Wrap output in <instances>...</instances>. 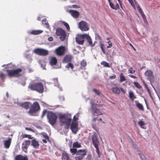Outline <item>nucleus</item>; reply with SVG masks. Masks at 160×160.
<instances>
[{
  "label": "nucleus",
  "mask_w": 160,
  "mask_h": 160,
  "mask_svg": "<svg viewBox=\"0 0 160 160\" xmlns=\"http://www.w3.org/2000/svg\"><path fill=\"white\" fill-rule=\"evenodd\" d=\"M81 65L82 67H85L87 65V62L84 61H82L81 62Z\"/></svg>",
  "instance_id": "a18cd8bd"
},
{
  "label": "nucleus",
  "mask_w": 160,
  "mask_h": 160,
  "mask_svg": "<svg viewBox=\"0 0 160 160\" xmlns=\"http://www.w3.org/2000/svg\"><path fill=\"white\" fill-rule=\"evenodd\" d=\"M30 143V141L29 140H25L22 143V148L25 152H27V149Z\"/></svg>",
  "instance_id": "a211bd4d"
},
{
  "label": "nucleus",
  "mask_w": 160,
  "mask_h": 160,
  "mask_svg": "<svg viewBox=\"0 0 160 160\" xmlns=\"http://www.w3.org/2000/svg\"><path fill=\"white\" fill-rule=\"evenodd\" d=\"M103 44L102 43H101L100 44V47L101 48V50L105 54V50H104V49L103 48Z\"/></svg>",
  "instance_id": "8fccbe9b"
},
{
  "label": "nucleus",
  "mask_w": 160,
  "mask_h": 160,
  "mask_svg": "<svg viewBox=\"0 0 160 160\" xmlns=\"http://www.w3.org/2000/svg\"><path fill=\"white\" fill-rule=\"evenodd\" d=\"M30 107V108L28 112V114L30 116H36V112L40 109L38 103L36 102H35L32 104H31Z\"/></svg>",
  "instance_id": "7ed1b4c3"
},
{
  "label": "nucleus",
  "mask_w": 160,
  "mask_h": 160,
  "mask_svg": "<svg viewBox=\"0 0 160 160\" xmlns=\"http://www.w3.org/2000/svg\"><path fill=\"white\" fill-rule=\"evenodd\" d=\"M43 32V31L41 30H34L31 32L29 31L28 33L32 34L38 35Z\"/></svg>",
  "instance_id": "bb28decb"
},
{
  "label": "nucleus",
  "mask_w": 160,
  "mask_h": 160,
  "mask_svg": "<svg viewBox=\"0 0 160 160\" xmlns=\"http://www.w3.org/2000/svg\"><path fill=\"white\" fill-rule=\"evenodd\" d=\"M112 90L114 93L119 94L120 92V89L118 87L113 88H112Z\"/></svg>",
  "instance_id": "2f4dec72"
},
{
  "label": "nucleus",
  "mask_w": 160,
  "mask_h": 160,
  "mask_svg": "<svg viewBox=\"0 0 160 160\" xmlns=\"http://www.w3.org/2000/svg\"><path fill=\"white\" fill-rule=\"evenodd\" d=\"M33 52L36 54L40 56H46L48 55V51L46 49L37 48L34 50Z\"/></svg>",
  "instance_id": "9d476101"
},
{
  "label": "nucleus",
  "mask_w": 160,
  "mask_h": 160,
  "mask_svg": "<svg viewBox=\"0 0 160 160\" xmlns=\"http://www.w3.org/2000/svg\"><path fill=\"white\" fill-rule=\"evenodd\" d=\"M76 156L75 157L76 160H82L87 154V151L86 149L79 150L75 152Z\"/></svg>",
  "instance_id": "0eeeda50"
},
{
  "label": "nucleus",
  "mask_w": 160,
  "mask_h": 160,
  "mask_svg": "<svg viewBox=\"0 0 160 160\" xmlns=\"http://www.w3.org/2000/svg\"><path fill=\"white\" fill-rule=\"evenodd\" d=\"M139 157L142 160H146V157L145 156L142 154H140L139 155Z\"/></svg>",
  "instance_id": "09e8293b"
},
{
  "label": "nucleus",
  "mask_w": 160,
  "mask_h": 160,
  "mask_svg": "<svg viewBox=\"0 0 160 160\" xmlns=\"http://www.w3.org/2000/svg\"><path fill=\"white\" fill-rule=\"evenodd\" d=\"M47 112V110H44L43 111L41 116V117L42 118L44 117V116L45 115L46 113Z\"/></svg>",
  "instance_id": "6e6d98bb"
},
{
  "label": "nucleus",
  "mask_w": 160,
  "mask_h": 160,
  "mask_svg": "<svg viewBox=\"0 0 160 160\" xmlns=\"http://www.w3.org/2000/svg\"><path fill=\"white\" fill-rule=\"evenodd\" d=\"M116 78L115 75H113V76H110L109 77V78L111 79H115Z\"/></svg>",
  "instance_id": "13d9d810"
},
{
  "label": "nucleus",
  "mask_w": 160,
  "mask_h": 160,
  "mask_svg": "<svg viewBox=\"0 0 160 160\" xmlns=\"http://www.w3.org/2000/svg\"><path fill=\"white\" fill-rule=\"evenodd\" d=\"M53 80H54V83H55V85L58 87L61 91L62 90V88H61L60 87H59V84L58 83V79L57 78H54Z\"/></svg>",
  "instance_id": "e433bc0d"
},
{
  "label": "nucleus",
  "mask_w": 160,
  "mask_h": 160,
  "mask_svg": "<svg viewBox=\"0 0 160 160\" xmlns=\"http://www.w3.org/2000/svg\"><path fill=\"white\" fill-rule=\"evenodd\" d=\"M7 66H8V68H13L14 67V65H13L11 64H8L7 65Z\"/></svg>",
  "instance_id": "4d7b16f0"
},
{
  "label": "nucleus",
  "mask_w": 160,
  "mask_h": 160,
  "mask_svg": "<svg viewBox=\"0 0 160 160\" xmlns=\"http://www.w3.org/2000/svg\"><path fill=\"white\" fill-rule=\"evenodd\" d=\"M72 7L73 8H79V7L76 5H72Z\"/></svg>",
  "instance_id": "bf43d9fd"
},
{
  "label": "nucleus",
  "mask_w": 160,
  "mask_h": 160,
  "mask_svg": "<svg viewBox=\"0 0 160 160\" xmlns=\"http://www.w3.org/2000/svg\"><path fill=\"white\" fill-rule=\"evenodd\" d=\"M66 68H70L71 69H72L73 68V64L70 63H69L66 66Z\"/></svg>",
  "instance_id": "ea45409f"
},
{
  "label": "nucleus",
  "mask_w": 160,
  "mask_h": 160,
  "mask_svg": "<svg viewBox=\"0 0 160 160\" xmlns=\"http://www.w3.org/2000/svg\"><path fill=\"white\" fill-rule=\"evenodd\" d=\"M47 117L49 123L52 125H54L57 118L56 115L52 112H49L48 113Z\"/></svg>",
  "instance_id": "39448f33"
},
{
  "label": "nucleus",
  "mask_w": 160,
  "mask_h": 160,
  "mask_svg": "<svg viewBox=\"0 0 160 160\" xmlns=\"http://www.w3.org/2000/svg\"><path fill=\"white\" fill-rule=\"evenodd\" d=\"M72 58L71 55H68L66 56L64 58L63 62L64 63H67L71 61Z\"/></svg>",
  "instance_id": "b1692460"
},
{
  "label": "nucleus",
  "mask_w": 160,
  "mask_h": 160,
  "mask_svg": "<svg viewBox=\"0 0 160 160\" xmlns=\"http://www.w3.org/2000/svg\"><path fill=\"white\" fill-rule=\"evenodd\" d=\"M101 64L106 67L110 68V67L109 64L105 61H103L102 62Z\"/></svg>",
  "instance_id": "c9c22d12"
},
{
  "label": "nucleus",
  "mask_w": 160,
  "mask_h": 160,
  "mask_svg": "<svg viewBox=\"0 0 160 160\" xmlns=\"http://www.w3.org/2000/svg\"><path fill=\"white\" fill-rule=\"evenodd\" d=\"M95 102L92 100L91 101V106L90 108L92 113L94 116H98L102 115V113L100 109H99V105L95 103Z\"/></svg>",
  "instance_id": "f257e3e1"
},
{
  "label": "nucleus",
  "mask_w": 160,
  "mask_h": 160,
  "mask_svg": "<svg viewBox=\"0 0 160 160\" xmlns=\"http://www.w3.org/2000/svg\"><path fill=\"white\" fill-rule=\"evenodd\" d=\"M21 84L23 86H24L26 84V82H22L21 83Z\"/></svg>",
  "instance_id": "774afa93"
},
{
  "label": "nucleus",
  "mask_w": 160,
  "mask_h": 160,
  "mask_svg": "<svg viewBox=\"0 0 160 160\" xmlns=\"http://www.w3.org/2000/svg\"><path fill=\"white\" fill-rule=\"evenodd\" d=\"M22 70L21 69H18L15 70H7L8 75L10 77H18L21 75L20 72Z\"/></svg>",
  "instance_id": "423d86ee"
},
{
  "label": "nucleus",
  "mask_w": 160,
  "mask_h": 160,
  "mask_svg": "<svg viewBox=\"0 0 160 160\" xmlns=\"http://www.w3.org/2000/svg\"><path fill=\"white\" fill-rule=\"evenodd\" d=\"M78 27L81 30L83 31H87L89 28L87 22L83 21H82L79 22Z\"/></svg>",
  "instance_id": "f8f14e48"
},
{
  "label": "nucleus",
  "mask_w": 160,
  "mask_h": 160,
  "mask_svg": "<svg viewBox=\"0 0 160 160\" xmlns=\"http://www.w3.org/2000/svg\"><path fill=\"white\" fill-rule=\"evenodd\" d=\"M129 76L131 78H137V77L135 76H133L132 75H129Z\"/></svg>",
  "instance_id": "680f3d73"
},
{
  "label": "nucleus",
  "mask_w": 160,
  "mask_h": 160,
  "mask_svg": "<svg viewBox=\"0 0 160 160\" xmlns=\"http://www.w3.org/2000/svg\"><path fill=\"white\" fill-rule=\"evenodd\" d=\"M48 140H47V139H43L42 140V141L43 143H46L47 142V141H48Z\"/></svg>",
  "instance_id": "0e129e2a"
},
{
  "label": "nucleus",
  "mask_w": 160,
  "mask_h": 160,
  "mask_svg": "<svg viewBox=\"0 0 160 160\" xmlns=\"http://www.w3.org/2000/svg\"><path fill=\"white\" fill-rule=\"evenodd\" d=\"M133 84L135 86L138 88H141V86L137 82H134Z\"/></svg>",
  "instance_id": "79ce46f5"
},
{
  "label": "nucleus",
  "mask_w": 160,
  "mask_h": 160,
  "mask_svg": "<svg viewBox=\"0 0 160 160\" xmlns=\"http://www.w3.org/2000/svg\"><path fill=\"white\" fill-rule=\"evenodd\" d=\"M15 160H28V157L26 155H17L15 157Z\"/></svg>",
  "instance_id": "412c9836"
},
{
  "label": "nucleus",
  "mask_w": 160,
  "mask_h": 160,
  "mask_svg": "<svg viewBox=\"0 0 160 160\" xmlns=\"http://www.w3.org/2000/svg\"><path fill=\"white\" fill-rule=\"evenodd\" d=\"M86 34L78 35L76 37V42L80 45H82L84 42V39L85 38Z\"/></svg>",
  "instance_id": "4468645a"
},
{
  "label": "nucleus",
  "mask_w": 160,
  "mask_h": 160,
  "mask_svg": "<svg viewBox=\"0 0 160 160\" xmlns=\"http://www.w3.org/2000/svg\"><path fill=\"white\" fill-rule=\"evenodd\" d=\"M81 147L80 143H79L78 142H74L73 144L72 148H70V151L73 155L75 154L76 151H77L76 148H80Z\"/></svg>",
  "instance_id": "ddd939ff"
},
{
  "label": "nucleus",
  "mask_w": 160,
  "mask_h": 160,
  "mask_svg": "<svg viewBox=\"0 0 160 160\" xmlns=\"http://www.w3.org/2000/svg\"><path fill=\"white\" fill-rule=\"evenodd\" d=\"M80 113L78 112L73 117V121H76L78 119V118L79 116Z\"/></svg>",
  "instance_id": "4c0bfd02"
},
{
  "label": "nucleus",
  "mask_w": 160,
  "mask_h": 160,
  "mask_svg": "<svg viewBox=\"0 0 160 160\" xmlns=\"http://www.w3.org/2000/svg\"><path fill=\"white\" fill-rule=\"evenodd\" d=\"M70 129L73 133H77L78 130V122L77 121H72L71 124Z\"/></svg>",
  "instance_id": "dca6fc26"
},
{
  "label": "nucleus",
  "mask_w": 160,
  "mask_h": 160,
  "mask_svg": "<svg viewBox=\"0 0 160 160\" xmlns=\"http://www.w3.org/2000/svg\"><path fill=\"white\" fill-rule=\"evenodd\" d=\"M60 121L61 123L65 125V127L66 129H68L70 127L72 119L70 118H68L66 115L62 114L59 116Z\"/></svg>",
  "instance_id": "20e7f679"
},
{
  "label": "nucleus",
  "mask_w": 160,
  "mask_h": 160,
  "mask_svg": "<svg viewBox=\"0 0 160 160\" xmlns=\"http://www.w3.org/2000/svg\"><path fill=\"white\" fill-rule=\"evenodd\" d=\"M0 78L2 81L5 78V75L1 72H0Z\"/></svg>",
  "instance_id": "de8ad7c7"
},
{
  "label": "nucleus",
  "mask_w": 160,
  "mask_h": 160,
  "mask_svg": "<svg viewBox=\"0 0 160 160\" xmlns=\"http://www.w3.org/2000/svg\"><path fill=\"white\" fill-rule=\"evenodd\" d=\"M69 12L74 18H77L79 16V13L77 11L71 10L69 11Z\"/></svg>",
  "instance_id": "6ab92c4d"
},
{
  "label": "nucleus",
  "mask_w": 160,
  "mask_h": 160,
  "mask_svg": "<svg viewBox=\"0 0 160 160\" xmlns=\"http://www.w3.org/2000/svg\"><path fill=\"white\" fill-rule=\"evenodd\" d=\"M92 91L97 95H100L101 93L99 90L96 89H92Z\"/></svg>",
  "instance_id": "a19ab883"
},
{
  "label": "nucleus",
  "mask_w": 160,
  "mask_h": 160,
  "mask_svg": "<svg viewBox=\"0 0 160 160\" xmlns=\"http://www.w3.org/2000/svg\"><path fill=\"white\" fill-rule=\"evenodd\" d=\"M128 73L133 74L135 72V71L132 68H130L128 70Z\"/></svg>",
  "instance_id": "37998d69"
},
{
  "label": "nucleus",
  "mask_w": 160,
  "mask_h": 160,
  "mask_svg": "<svg viewBox=\"0 0 160 160\" xmlns=\"http://www.w3.org/2000/svg\"><path fill=\"white\" fill-rule=\"evenodd\" d=\"M48 40L49 41H52L53 40V38L52 37H50L48 38Z\"/></svg>",
  "instance_id": "052dcab7"
},
{
  "label": "nucleus",
  "mask_w": 160,
  "mask_h": 160,
  "mask_svg": "<svg viewBox=\"0 0 160 160\" xmlns=\"http://www.w3.org/2000/svg\"><path fill=\"white\" fill-rule=\"evenodd\" d=\"M129 2L131 4L132 6L134 8V9H135V6L134 5V4L132 2V0H128Z\"/></svg>",
  "instance_id": "3c124183"
},
{
  "label": "nucleus",
  "mask_w": 160,
  "mask_h": 160,
  "mask_svg": "<svg viewBox=\"0 0 160 160\" xmlns=\"http://www.w3.org/2000/svg\"><path fill=\"white\" fill-rule=\"evenodd\" d=\"M28 88L32 90H35L40 93H42L43 92V86L41 82L30 83L28 86Z\"/></svg>",
  "instance_id": "f03ea898"
},
{
  "label": "nucleus",
  "mask_w": 160,
  "mask_h": 160,
  "mask_svg": "<svg viewBox=\"0 0 160 160\" xmlns=\"http://www.w3.org/2000/svg\"><path fill=\"white\" fill-rule=\"evenodd\" d=\"M63 23L64 24V25L66 27V28L67 30L68 31H69V30L70 29V27L68 24L67 23L65 22H64Z\"/></svg>",
  "instance_id": "c03bdc74"
},
{
  "label": "nucleus",
  "mask_w": 160,
  "mask_h": 160,
  "mask_svg": "<svg viewBox=\"0 0 160 160\" xmlns=\"http://www.w3.org/2000/svg\"><path fill=\"white\" fill-rule=\"evenodd\" d=\"M135 4L136 6H135V7H137V9L139 12V13L141 14L144 21H145V20H146L145 15L143 13V12L142 11V10L141 9V8L140 7L138 3H136Z\"/></svg>",
  "instance_id": "aec40b11"
},
{
  "label": "nucleus",
  "mask_w": 160,
  "mask_h": 160,
  "mask_svg": "<svg viewBox=\"0 0 160 160\" xmlns=\"http://www.w3.org/2000/svg\"><path fill=\"white\" fill-rule=\"evenodd\" d=\"M92 143L96 149V152L98 155L99 156L100 154L98 148L99 142L97 139V138L96 135H93L92 137Z\"/></svg>",
  "instance_id": "9b49d317"
},
{
  "label": "nucleus",
  "mask_w": 160,
  "mask_h": 160,
  "mask_svg": "<svg viewBox=\"0 0 160 160\" xmlns=\"http://www.w3.org/2000/svg\"><path fill=\"white\" fill-rule=\"evenodd\" d=\"M92 159V156L91 154H88L87 155L86 159L87 160H91Z\"/></svg>",
  "instance_id": "603ef678"
},
{
  "label": "nucleus",
  "mask_w": 160,
  "mask_h": 160,
  "mask_svg": "<svg viewBox=\"0 0 160 160\" xmlns=\"http://www.w3.org/2000/svg\"><path fill=\"white\" fill-rule=\"evenodd\" d=\"M80 113L78 112L73 117V121H76L78 119V118L79 116Z\"/></svg>",
  "instance_id": "58836bf2"
},
{
  "label": "nucleus",
  "mask_w": 160,
  "mask_h": 160,
  "mask_svg": "<svg viewBox=\"0 0 160 160\" xmlns=\"http://www.w3.org/2000/svg\"><path fill=\"white\" fill-rule=\"evenodd\" d=\"M17 104L19 106L22 107L26 109H29L31 106V103L30 102H26L24 103L18 102Z\"/></svg>",
  "instance_id": "f3484780"
},
{
  "label": "nucleus",
  "mask_w": 160,
  "mask_h": 160,
  "mask_svg": "<svg viewBox=\"0 0 160 160\" xmlns=\"http://www.w3.org/2000/svg\"><path fill=\"white\" fill-rule=\"evenodd\" d=\"M129 44L130 45V46L134 50V51H135L136 50V49L133 46L131 43H129Z\"/></svg>",
  "instance_id": "338daca9"
},
{
  "label": "nucleus",
  "mask_w": 160,
  "mask_h": 160,
  "mask_svg": "<svg viewBox=\"0 0 160 160\" xmlns=\"http://www.w3.org/2000/svg\"><path fill=\"white\" fill-rule=\"evenodd\" d=\"M56 34L59 36L61 41H64L66 37V34L65 31L61 28H58L56 30Z\"/></svg>",
  "instance_id": "6e6552de"
},
{
  "label": "nucleus",
  "mask_w": 160,
  "mask_h": 160,
  "mask_svg": "<svg viewBox=\"0 0 160 160\" xmlns=\"http://www.w3.org/2000/svg\"><path fill=\"white\" fill-rule=\"evenodd\" d=\"M148 80H149L152 84L154 81V77L153 72L151 70H147L144 73Z\"/></svg>",
  "instance_id": "1a4fd4ad"
},
{
  "label": "nucleus",
  "mask_w": 160,
  "mask_h": 160,
  "mask_svg": "<svg viewBox=\"0 0 160 160\" xmlns=\"http://www.w3.org/2000/svg\"><path fill=\"white\" fill-rule=\"evenodd\" d=\"M31 145L35 148H38L39 147L38 142L35 139H33L32 141Z\"/></svg>",
  "instance_id": "a878e982"
},
{
  "label": "nucleus",
  "mask_w": 160,
  "mask_h": 160,
  "mask_svg": "<svg viewBox=\"0 0 160 160\" xmlns=\"http://www.w3.org/2000/svg\"><path fill=\"white\" fill-rule=\"evenodd\" d=\"M59 98L60 99V100L61 101H64V97L63 96H61L59 97Z\"/></svg>",
  "instance_id": "e2e57ef3"
},
{
  "label": "nucleus",
  "mask_w": 160,
  "mask_h": 160,
  "mask_svg": "<svg viewBox=\"0 0 160 160\" xmlns=\"http://www.w3.org/2000/svg\"><path fill=\"white\" fill-rule=\"evenodd\" d=\"M43 137L45 139H47V140H49V137L47 134L44 133L43 134Z\"/></svg>",
  "instance_id": "5fc2aeb1"
},
{
  "label": "nucleus",
  "mask_w": 160,
  "mask_h": 160,
  "mask_svg": "<svg viewBox=\"0 0 160 160\" xmlns=\"http://www.w3.org/2000/svg\"><path fill=\"white\" fill-rule=\"evenodd\" d=\"M11 141V138H9L8 139L3 141L4 145L5 148L8 149L9 148Z\"/></svg>",
  "instance_id": "4be33fe9"
},
{
  "label": "nucleus",
  "mask_w": 160,
  "mask_h": 160,
  "mask_svg": "<svg viewBox=\"0 0 160 160\" xmlns=\"http://www.w3.org/2000/svg\"><path fill=\"white\" fill-rule=\"evenodd\" d=\"M85 38H86L88 42V43L91 46V47H93L94 46L95 44H93L92 41V40L90 37L88 35V34H86L85 35Z\"/></svg>",
  "instance_id": "5701e85b"
},
{
  "label": "nucleus",
  "mask_w": 160,
  "mask_h": 160,
  "mask_svg": "<svg viewBox=\"0 0 160 160\" xmlns=\"http://www.w3.org/2000/svg\"><path fill=\"white\" fill-rule=\"evenodd\" d=\"M138 124L142 128H144L143 126L146 123L143 121H142L141 120H139L138 122Z\"/></svg>",
  "instance_id": "473e14b6"
},
{
  "label": "nucleus",
  "mask_w": 160,
  "mask_h": 160,
  "mask_svg": "<svg viewBox=\"0 0 160 160\" xmlns=\"http://www.w3.org/2000/svg\"><path fill=\"white\" fill-rule=\"evenodd\" d=\"M21 136L22 138H30L31 136L26 134H22L21 135Z\"/></svg>",
  "instance_id": "49530a36"
},
{
  "label": "nucleus",
  "mask_w": 160,
  "mask_h": 160,
  "mask_svg": "<svg viewBox=\"0 0 160 160\" xmlns=\"http://www.w3.org/2000/svg\"><path fill=\"white\" fill-rule=\"evenodd\" d=\"M129 96L130 99L132 101L136 98V97L134 95V93L132 91H130L129 92Z\"/></svg>",
  "instance_id": "7c9ffc66"
},
{
  "label": "nucleus",
  "mask_w": 160,
  "mask_h": 160,
  "mask_svg": "<svg viewBox=\"0 0 160 160\" xmlns=\"http://www.w3.org/2000/svg\"><path fill=\"white\" fill-rule=\"evenodd\" d=\"M109 4L111 8L113 9L117 10L119 8V5L117 3L115 5L112 2H110Z\"/></svg>",
  "instance_id": "c85d7f7f"
},
{
  "label": "nucleus",
  "mask_w": 160,
  "mask_h": 160,
  "mask_svg": "<svg viewBox=\"0 0 160 160\" xmlns=\"http://www.w3.org/2000/svg\"><path fill=\"white\" fill-rule=\"evenodd\" d=\"M120 90L124 94H125L126 92L122 88H120Z\"/></svg>",
  "instance_id": "69168bd1"
},
{
  "label": "nucleus",
  "mask_w": 160,
  "mask_h": 160,
  "mask_svg": "<svg viewBox=\"0 0 160 160\" xmlns=\"http://www.w3.org/2000/svg\"><path fill=\"white\" fill-rule=\"evenodd\" d=\"M47 19L45 18L42 20V23L44 25V27L48 28H49V25L48 22H46Z\"/></svg>",
  "instance_id": "72a5a7b5"
},
{
  "label": "nucleus",
  "mask_w": 160,
  "mask_h": 160,
  "mask_svg": "<svg viewBox=\"0 0 160 160\" xmlns=\"http://www.w3.org/2000/svg\"><path fill=\"white\" fill-rule=\"evenodd\" d=\"M57 62V59L55 57H52L50 59V63L52 66H53L56 65Z\"/></svg>",
  "instance_id": "cd10ccee"
},
{
  "label": "nucleus",
  "mask_w": 160,
  "mask_h": 160,
  "mask_svg": "<svg viewBox=\"0 0 160 160\" xmlns=\"http://www.w3.org/2000/svg\"><path fill=\"white\" fill-rule=\"evenodd\" d=\"M135 102L136 103V105L137 107L140 110H142V111H144V109L142 105L138 101H135Z\"/></svg>",
  "instance_id": "393cba45"
},
{
  "label": "nucleus",
  "mask_w": 160,
  "mask_h": 160,
  "mask_svg": "<svg viewBox=\"0 0 160 160\" xmlns=\"http://www.w3.org/2000/svg\"><path fill=\"white\" fill-rule=\"evenodd\" d=\"M62 158L64 159H66V160H71V159L69 158V155L66 152H63L62 153Z\"/></svg>",
  "instance_id": "c756f323"
},
{
  "label": "nucleus",
  "mask_w": 160,
  "mask_h": 160,
  "mask_svg": "<svg viewBox=\"0 0 160 160\" xmlns=\"http://www.w3.org/2000/svg\"><path fill=\"white\" fill-rule=\"evenodd\" d=\"M120 82H122L126 80V78H125L123 74L122 73H121L120 76Z\"/></svg>",
  "instance_id": "f704fd0d"
},
{
  "label": "nucleus",
  "mask_w": 160,
  "mask_h": 160,
  "mask_svg": "<svg viewBox=\"0 0 160 160\" xmlns=\"http://www.w3.org/2000/svg\"><path fill=\"white\" fill-rule=\"evenodd\" d=\"M108 46H107V48H110L112 46V43L111 42V41H109L108 42Z\"/></svg>",
  "instance_id": "864d4df0"
},
{
  "label": "nucleus",
  "mask_w": 160,
  "mask_h": 160,
  "mask_svg": "<svg viewBox=\"0 0 160 160\" xmlns=\"http://www.w3.org/2000/svg\"><path fill=\"white\" fill-rule=\"evenodd\" d=\"M65 50V47L63 46H61L55 49V52L57 55L61 56L64 54Z\"/></svg>",
  "instance_id": "2eb2a0df"
}]
</instances>
